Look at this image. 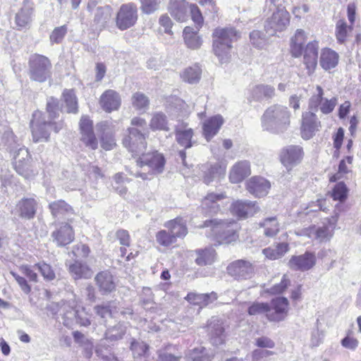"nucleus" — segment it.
<instances>
[{"instance_id":"c03bdc74","label":"nucleus","mask_w":361,"mask_h":361,"mask_svg":"<svg viewBox=\"0 0 361 361\" xmlns=\"http://www.w3.org/2000/svg\"><path fill=\"white\" fill-rule=\"evenodd\" d=\"M203 171L204 175L203 180L206 184L210 183L216 177L224 176L226 172V166L224 164H215L209 168L204 166Z\"/></svg>"},{"instance_id":"69168bd1","label":"nucleus","mask_w":361,"mask_h":361,"mask_svg":"<svg viewBox=\"0 0 361 361\" xmlns=\"http://www.w3.org/2000/svg\"><path fill=\"white\" fill-rule=\"evenodd\" d=\"M141 10L146 14H151L159 9V0H140Z\"/></svg>"},{"instance_id":"a18cd8bd","label":"nucleus","mask_w":361,"mask_h":361,"mask_svg":"<svg viewBox=\"0 0 361 361\" xmlns=\"http://www.w3.org/2000/svg\"><path fill=\"white\" fill-rule=\"evenodd\" d=\"M202 74V70L198 65L185 68L180 73L181 79L188 83L193 84L199 82Z\"/></svg>"},{"instance_id":"dca6fc26","label":"nucleus","mask_w":361,"mask_h":361,"mask_svg":"<svg viewBox=\"0 0 361 361\" xmlns=\"http://www.w3.org/2000/svg\"><path fill=\"white\" fill-rule=\"evenodd\" d=\"M303 157L304 152L302 147L290 145L281 150L280 160L288 170H291L302 161Z\"/></svg>"},{"instance_id":"79ce46f5","label":"nucleus","mask_w":361,"mask_h":361,"mask_svg":"<svg viewBox=\"0 0 361 361\" xmlns=\"http://www.w3.org/2000/svg\"><path fill=\"white\" fill-rule=\"evenodd\" d=\"M217 298L215 293L209 294H198L190 293L185 297V299L193 305L200 306H206Z\"/></svg>"},{"instance_id":"7ed1b4c3","label":"nucleus","mask_w":361,"mask_h":361,"mask_svg":"<svg viewBox=\"0 0 361 361\" xmlns=\"http://www.w3.org/2000/svg\"><path fill=\"white\" fill-rule=\"evenodd\" d=\"M290 111L287 106L274 104L263 114L261 121L264 130L274 133H283L290 124Z\"/></svg>"},{"instance_id":"20e7f679","label":"nucleus","mask_w":361,"mask_h":361,"mask_svg":"<svg viewBox=\"0 0 361 361\" xmlns=\"http://www.w3.org/2000/svg\"><path fill=\"white\" fill-rule=\"evenodd\" d=\"M202 227L210 228L211 233L208 236L219 245L231 243L238 238V224L235 221L207 220Z\"/></svg>"},{"instance_id":"774afa93","label":"nucleus","mask_w":361,"mask_h":361,"mask_svg":"<svg viewBox=\"0 0 361 361\" xmlns=\"http://www.w3.org/2000/svg\"><path fill=\"white\" fill-rule=\"evenodd\" d=\"M204 350L203 347L193 349L189 354L188 359L191 361H210L209 356L204 354Z\"/></svg>"},{"instance_id":"ea45409f","label":"nucleus","mask_w":361,"mask_h":361,"mask_svg":"<svg viewBox=\"0 0 361 361\" xmlns=\"http://www.w3.org/2000/svg\"><path fill=\"white\" fill-rule=\"evenodd\" d=\"M208 331L211 336V341L214 345H220L224 341V328L219 320L210 322L208 326Z\"/></svg>"},{"instance_id":"a878e982","label":"nucleus","mask_w":361,"mask_h":361,"mask_svg":"<svg viewBox=\"0 0 361 361\" xmlns=\"http://www.w3.org/2000/svg\"><path fill=\"white\" fill-rule=\"evenodd\" d=\"M189 6L185 0H170L168 11L176 20L185 22L188 18Z\"/></svg>"},{"instance_id":"6ab92c4d","label":"nucleus","mask_w":361,"mask_h":361,"mask_svg":"<svg viewBox=\"0 0 361 361\" xmlns=\"http://www.w3.org/2000/svg\"><path fill=\"white\" fill-rule=\"evenodd\" d=\"M254 270V267L250 262L242 259L232 262L227 267L228 273L238 280L250 278Z\"/></svg>"},{"instance_id":"7c9ffc66","label":"nucleus","mask_w":361,"mask_h":361,"mask_svg":"<svg viewBox=\"0 0 361 361\" xmlns=\"http://www.w3.org/2000/svg\"><path fill=\"white\" fill-rule=\"evenodd\" d=\"M224 121L221 115H216L205 120L202 125L203 135L209 141L217 134Z\"/></svg>"},{"instance_id":"4c0bfd02","label":"nucleus","mask_w":361,"mask_h":361,"mask_svg":"<svg viewBox=\"0 0 361 361\" xmlns=\"http://www.w3.org/2000/svg\"><path fill=\"white\" fill-rule=\"evenodd\" d=\"M275 93L274 87L268 85H257L254 86L250 92L248 99L259 101L264 98H271Z\"/></svg>"},{"instance_id":"2f4dec72","label":"nucleus","mask_w":361,"mask_h":361,"mask_svg":"<svg viewBox=\"0 0 361 361\" xmlns=\"http://www.w3.org/2000/svg\"><path fill=\"white\" fill-rule=\"evenodd\" d=\"M96 283L103 295L111 293L116 290V284L113 275L109 271H102L95 277Z\"/></svg>"},{"instance_id":"58836bf2","label":"nucleus","mask_w":361,"mask_h":361,"mask_svg":"<svg viewBox=\"0 0 361 361\" xmlns=\"http://www.w3.org/2000/svg\"><path fill=\"white\" fill-rule=\"evenodd\" d=\"M339 56L334 50L324 48L321 51L320 65L326 71L335 68L338 63Z\"/></svg>"},{"instance_id":"b1692460","label":"nucleus","mask_w":361,"mask_h":361,"mask_svg":"<svg viewBox=\"0 0 361 361\" xmlns=\"http://www.w3.org/2000/svg\"><path fill=\"white\" fill-rule=\"evenodd\" d=\"M176 140L178 144L185 149L190 148L195 142L193 140L194 131L188 124L182 123L176 127Z\"/></svg>"},{"instance_id":"393cba45","label":"nucleus","mask_w":361,"mask_h":361,"mask_svg":"<svg viewBox=\"0 0 361 361\" xmlns=\"http://www.w3.org/2000/svg\"><path fill=\"white\" fill-rule=\"evenodd\" d=\"M250 174V162L246 160L240 161L231 167L229 172V180L232 183H239Z\"/></svg>"},{"instance_id":"49530a36","label":"nucleus","mask_w":361,"mask_h":361,"mask_svg":"<svg viewBox=\"0 0 361 361\" xmlns=\"http://www.w3.org/2000/svg\"><path fill=\"white\" fill-rule=\"evenodd\" d=\"M149 127L152 130L168 131L169 128L166 116L162 112L154 113L149 122Z\"/></svg>"},{"instance_id":"9b49d317","label":"nucleus","mask_w":361,"mask_h":361,"mask_svg":"<svg viewBox=\"0 0 361 361\" xmlns=\"http://www.w3.org/2000/svg\"><path fill=\"white\" fill-rule=\"evenodd\" d=\"M137 20V6L133 3L123 4L116 16V25L121 30H126L135 25Z\"/></svg>"},{"instance_id":"aec40b11","label":"nucleus","mask_w":361,"mask_h":361,"mask_svg":"<svg viewBox=\"0 0 361 361\" xmlns=\"http://www.w3.org/2000/svg\"><path fill=\"white\" fill-rule=\"evenodd\" d=\"M140 166H147L153 173H161L164 168V156L157 152L142 154L137 161Z\"/></svg>"},{"instance_id":"423d86ee","label":"nucleus","mask_w":361,"mask_h":361,"mask_svg":"<svg viewBox=\"0 0 361 361\" xmlns=\"http://www.w3.org/2000/svg\"><path fill=\"white\" fill-rule=\"evenodd\" d=\"M59 312L63 324L68 327H72L75 323L83 326L90 324V317L85 308L75 304V302L63 303Z\"/></svg>"},{"instance_id":"5fc2aeb1","label":"nucleus","mask_w":361,"mask_h":361,"mask_svg":"<svg viewBox=\"0 0 361 361\" xmlns=\"http://www.w3.org/2000/svg\"><path fill=\"white\" fill-rule=\"evenodd\" d=\"M64 102L68 113H76L78 111V102L73 90H65L63 93Z\"/></svg>"},{"instance_id":"37998d69","label":"nucleus","mask_w":361,"mask_h":361,"mask_svg":"<svg viewBox=\"0 0 361 361\" xmlns=\"http://www.w3.org/2000/svg\"><path fill=\"white\" fill-rule=\"evenodd\" d=\"M197 257L195 262L199 266H205L212 264L216 259V252L212 247L196 250Z\"/></svg>"},{"instance_id":"f03ea898","label":"nucleus","mask_w":361,"mask_h":361,"mask_svg":"<svg viewBox=\"0 0 361 361\" xmlns=\"http://www.w3.org/2000/svg\"><path fill=\"white\" fill-rule=\"evenodd\" d=\"M212 37L214 54L221 63L227 62L231 56L232 44L240 38V32L231 26L218 27L214 30Z\"/></svg>"},{"instance_id":"f3484780","label":"nucleus","mask_w":361,"mask_h":361,"mask_svg":"<svg viewBox=\"0 0 361 361\" xmlns=\"http://www.w3.org/2000/svg\"><path fill=\"white\" fill-rule=\"evenodd\" d=\"M35 12V4L31 0H23L15 15V23L18 30L30 27Z\"/></svg>"},{"instance_id":"cd10ccee","label":"nucleus","mask_w":361,"mask_h":361,"mask_svg":"<svg viewBox=\"0 0 361 361\" xmlns=\"http://www.w3.org/2000/svg\"><path fill=\"white\" fill-rule=\"evenodd\" d=\"M226 195L224 192H209L202 201V209L208 214H216L220 210L219 202L224 200Z\"/></svg>"},{"instance_id":"c85d7f7f","label":"nucleus","mask_w":361,"mask_h":361,"mask_svg":"<svg viewBox=\"0 0 361 361\" xmlns=\"http://www.w3.org/2000/svg\"><path fill=\"white\" fill-rule=\"evenodd\" d=\"M121 100L118 92L113 90L105 91L101 96L99 104L102 108L106 112H111L118 109Z\"/></svg>"},{"instance_id":"4d7b16f0","label":"nucleus","mask_w":361,"mask_h":361,"mask_svg":"<svg viewBox=\"0 0 361 361\" xmlns=\"http://www.w3.org/2000/svg\"><path fill=\"white\" fill-rule=\"evenodd\" d=\"M262 226L264 228V234L269 237L275 235L279 231V224L274 217L266 219Z\"/></svg>"},{"instance_id":"bf43d9fd","label":"nucleus","mask_w":361,"mask_h":361,"mask_svg":"<svg viewBox=\"0 0 361 361\" xmlns=\"http://www.w3.org/2000/svg\"><path fill=\"white\" fill-rule=\"evenodd\" d=\"M126 332V328L121 325L118 324L115 327L109 329L105 334V338L102 341H114L118 339H121L123 334Z\"/></svg>"},{"instance_id":"13d9d810","label":"nucleus","mask_w":361,"mask_h":361,"mask_svg":"<svg viewBox=\"0 0 361 361\" xmlns=\"http://www.w3.org/2000/svg\"><path fill=\"white\" fill-rule=\"evenodd\" d=\"M34 267L40 272L44 279L46 281H52L56 277L55 272L52 267L44 262L35 264Z\"/></svg>"},{"instance_id":"0e129e2a","label":"nucleus","mask_w":361,"mask_h":361,"mask_svg":"<svg viewBox=\"0 0 361 361\" xmlns=\"http://www.w3.org/2000/svg\"><path fill=\"white\" fill-rule=\"evenodd\" d=\"M250 39L253 46L259 49L263 48L267 42L265 35L258 30H253L250 32Z\"/></svg>"},{"instance_id":"0eeeda50","label":"nucleus","mask_w":361,"mask_h":361,"mask_svg":"<svg viewBox=\"0 0 361 361\" xmlns=\"http://www.w3.org/2000/svg\"><path fill=\"white\" fill-rule=\"evenodd\" d=\"M30 77L32 80L43 82L50 76L51 64L48 58L35 54L30 58Z\"/></svg>"},{"instance_id":"f704fd0d","label":"nucleus","mask_w":361,"mask_h":361,"mask_svg":"<svg viewBox=\"0 0 361 361\" xmlns=\"http://www.w3.org/2000/svg\"><path fill=\"white\" fill-rule=\"evenodd\" d=\"M164 227L174 235L177 240L178 238H183L188 233V228L185 221L181 217H177L174 219L164 223Z\"/></svg>"},{"instance_id":"5701e85b","label":"nucleus","mask_w":361,"mask_h":361,"mask_svg":"<svg viewBox=\"0 0 361 361\" xmlns=\"http://www.w3.org/2000/svg\"><path fill=\"white\" fill-rule=\"evenodd\" d=\"M51 236L59 246L70 244L74 240V231L69 224L61 223L52 232Z\"/></svg>"},{"instance_id":"052dcab7","label":"nucleus","mask_w":361,"mask_h":361,"mask_svg":"<svg viewBox=\"0 0 361 361\" xmlns=\"http://www.w3.org/2000/svg\"><path fill=\"white\" fill-rule=\"evenodd\" d=\"M348 191L345 184L340 182L334 186L331 192V197L334 200L343 202L347 198Z\"/></svg>"},{"instance_id":"72a5a7b5","label":"nucleus","mask_w":361,"mask_h":361,"mask_svg":"<svg viewBox=\"0 0 361 361\" xmlns=\"http://www.w3.org/2000/svg\"><path fill=\"white\" fill-rule=\"evenodd\" d=\"M183 38L185 45L191 50L199 49L202 44V38L192 27L187 26L183 31Z\"/></svg>"},{"instance_id":"39448f33","label":"nucleus","mask_w":361,"mask_h":361,"mask_svg":"<svg viewBox=\"0 0 361 361\" xmlns=\"http://www.w3.org/2000/svg\"><path fill=\"white\" fill-rule=\"evenodd\" d=\"M130 123L134 127L128 129V135L124 138L123 145L133 153H142L146 148V137L137 128L145 130L147 122L145 118L136 116L131 119Z\"/></svg>"},{"instance_id":"4be33fe9","label":"nucleus","mask_w":361,"mask_h":361,"mask_svg":"<svg viewBox=\"0 0 361 361\" xmlns=\"http://www.w3.org/2000/svg\"><path fill=\"white\" fill-rule=\"evenodd\" d=\"M316 264V257L314 253L306 252L303 255L292 256L288 262V266L293 270L305 271L312 269Z\"/></svg>"},{"instance_id":"338daca9","label":"nucleus","mask_w":361,"mask_h":361,"mask_svg":"<svg viewBox=\"0 0 361 361\" xmlns=\"http://www.w3.org/2000/svg\"><path fill=\"white\" fill-rule=\"evenodd\" d=\"M113 308H116L114 302H109L106 305H97L94 307V310L99 316L102 318H106L111 317L113 312Z\"/></svg>"},{"instance_id":"f257e3e1","label":"nucleus","mask_w":361,"mask_h":361,"mask_svg":"<svg viewBox=\"0 0 361 361\" xmlns=\"http://www.w3.org/2000/svg\"><path fill=\"white\" fill-rule=\"evenodd\" d=\"M212 37L214 54L221 63L227 62L231 56L232 44L240 38V32L231 26L218 27L214 30Z\"/></svg>"},{"instance_id":"ddd939ff","label":"nucleus","mask_w":361,"mask_h":361,"mask_svg":"<svg viewBox=\"0 0 361 361\" xmlns=\"http://www.w3.org/2000/svg\"><path fill=\"white\" fill-rule=\"evenodd\" d=\"M288 310V299L283 297L276 298L268 304L267 319L277 322L283 321L286 318Z\"/></svg>"},{"instance_id":"603ef678","label":"nucleus","mask_w":361,"mask_h":361,"mask_svg":"<svg viewBox=\"0 0 361 361\" xmlns=\"http://www.w3.org/2000/svg\"><path fill=\"white\" fill-rule=\"evenodd\" d=\"M352 30V25L348 26L344 20H338L336 25V37L338 42L340 44L345 42Z\"/></svg>"},{"instance_id":"473e14b6","label":"nucleus","mask_w":361,"mask_h":361,"mask_svg":"<svg viewBox=\"0 0 361 361\" xmlns=\"http://www.w3.org/2000/svg\"><path fill=\"white\" fill-rule=\"evenodd\" d=\"M49 208L55 218H65L69 220L75 214L73 207L61 200L51 202Z\"/></svg>"},{"instance_id":"3c124183","label":"nucleus","mask_w":361,"mask_h":361,"mask_svg":"<svg viewBox=\"0 0 361 361\" xmlns=\"http://www.w3.org/2000/svg\"><path fill=\"white\" fill-rule=\"evenodd\" d=\"M18 145L13 135L10 130H6L0 137V148H4L11 152L17 149Z\"/></svg>"},{"instance_id":"a19ab883","label":"nucleus","mask_w":361,"mask_h":361,"mask_svg":"<svg viewBox=\"0 0 361 361\" xmlns=\"http://www.w3.org/2000/svg\"><path fill=\"white\" fill-rule=\"evenodd\" d=\"M37 202L34 199H24L19 202L17 207L20 216L31 219L35 216Z\"/></svg>"},{"instance_id":"09e8293b","label":"nucleus","mask_w":361,"mask_h":361,"mask_svg":"<svg viewBox=\"0 0 361 361\" xmlns=\"http://www.w3.org/2000/svg\"><path fill=\"white\" fill-rule=\"evenodd\" d=\"M69 271L75 279L81 278L89 279L92 275V270L87 265L79 262H75L70 265Z\"/></svg>"},{"instance_id":"9d476101","label":"nucleus","mask_w":361,"mask_h":361,"mask_svg":"<svg viewBox=\"0 0 361 361\" xmlns=\"http://www.w3.org/2000/svg\"><path fill=\"white\" fill-rule=\"evenodd\" d=\"M323 96V88L319 85H317L309 99V108L314 110L319 109L323 114H328L332 112L336 106L337 98L332 97L329 99H324Z\"/></svg>"},{"instance_id":"1a4fd4ad","label":"nucleus","mask_w":361,"mask_h":361,"mask_svg":"<svg viewBox=\"0 0 361 361\" xmlns=\"http://www.w3.org/2000/svg\"><path fill=\"white\" fill-rule=\"evenodd\" d=\"M50 123L45 121L44 115L39 111H36L32 114L30 121L32 140L35 142H47L49 138V128Z\"/></svg>"},{"instance_id":"c756f323","label":"nucleus","mask_w":361,"mask_h":361,"mask_svg":"<svg viewBox=\"0 0 361 361\" xmlns=\"http://www.w3.org/2000/svg\"><path fill=\"white\" fill-rule=\"evenodd\" d=\"M98 127L102 131L100 137V142L102 147L105 150H111L116 146V141L114 139V133L115 132L114 126L107 122H102L98 125Z\"/></svg>"},{"instance_id":"a211bd4d","label":"nucleus","mask_w":361,"mask_h":361,"mask_svg":"<svg viewBox=\"0 0 361 361\" xmlns=\"http://www.w3.org/2000/svg\"><path fill=\"white\" fill-rule=\"evenodd\" d=\"M246 190L255 197L266 196L271 188L270 182L261 176H253L245 182Z\"/></svg>"},{"instance_id":"bb28decb","label":"nucleus","mask_w":361,"mask_h":361,"mask_svg":"<svg viewBox=\"0 0 361 361\" xmlns=\"http://www.w3.org/2000/svg\"><path fill=\"white\" fill-rule=\"evenodd\" d=\"M319 43L317 41L309 42L304 52V63L308 74H312L317 65Z\"/></svg>"},{"instance_id":"864d4df0","label":"nucleus","mask_w":361,"mask_h":361,"mask_svg":"<svg viewBox=\"0 0 361 361\" xmlns=\"http://www.w3.org/2000/svg\"><path fill=\"white\" fill-rule=\"evenodd\" d=\"M156 241L161 246L169 247L176 242V239L170 231L161 230L156 234Z\"/></svg>"},{"instance_id":"6e6552de","label":"nucleus","mask_w":361,"mask_h":361,"mask_svg":"<svg viewBox=\"0 0 361 361\" xmlns=\"http://www.w3.org/2000/svg\"><path fill=\"white\" fill-rule=\"evenodd\" d=\"M290 23V14L284 7L279 6L267 18L265 29L267 32L274 35L277 32H282Z\"/></svg>"},{"instance_id":"c9c22d12","label":"nucleus","mask_w":361,"mask_h":361,"mask_svg":"<svg viewBox=\"0 0 361 361\" xmlns=\"http://www.w3.org/2000/svg\"><path fill=\"white\" fill-rule=\"evenodd\" d=\"M304 235L320 242H324L331 239L333 235V229L327 226L322 227L311 226L305 229Z\"/></svg>"},{"instance_id":"2eb2a0df","label":"nucleus","mask_w":361,"mask_h":361,"mask_svg":"<svg viewBox=\"0 0 361 361\" xmlns=\"http://www.w3.org/2000/svg\"><path fill=\"white\" fill-rule=\"evenodd\" d=\"M321 122L317 115L310 111H305L302 114L300 133L305 140H310L320 130Z\"/></svg>"},{"instance_id":"e2e57ef3","label":"nucleus","mask_w":361,"mask_h":361,"mask_svg":"<svg viewBox=\"0 0 361 361\" xmlns=\"http://www.w3.org/2000/svg\"><path fill=\"white\" fill-rule=\"evenodd\" d=\"M290 280L287 278L286 275H283L281 282L279 283L274 285L270 288L264 289V293H269L271 295H278L282 293L289 286Z\"/></svg>"},{"instance_id":"8fccbe9b","label":"nucleus","mask_w":361,"mask_h":361,"mask_svg":"<svg viewBox=\"0 0 361 361\" xmlns=\"http://www.w3.org/2000/svg\"><path fill=\"white\" fill-rule=\"evenodd\" d=\"M131 104L135 110L145 112L149 108V99L144 93L137 92L133 94Z\"/></svg>"},{"instance_id":"f8f14e48","label":"nucleus","mask_w":361,"mask_h":361,"mask_svg":"<svg viewBox=\"0 0 361 361\" xmlns=\"http://www.w3.org/2000/svg\"><path fill=\"white\" fill-rule=\"evenodd\" d=\"M13 158L15 169L18 173L25 178H32L37 174V171L31 167V157L27 149L19 148Z\"/></svg>"},{"instance_id":"4468645a","label":"nucleus","mask_w":361,"mask_h":361,"mask_svg":"<svg viewBox=\"0 0 361 361\" xmlns=\"http://www.w3.org/2000/svg\"><path fill=\"white\" fill-rule=\"evenodd\" d=\"M259 211V207L255 201L238 200L232 202L231 213L240 219L253 216Z\"/></svg>"},{"instance_id":"6e6d98bb","label":"nucleus","mask_w":361,"mask_h":361,"mask_svg":"<svg viewBox=\"0 0 361 361\" xmlns=\"http://www.w3.org/2000/svg\"><path fill=\"white\" fill-rule=\"evenodd\" d=\"M353 161V157L348 156L345 159L341 161L338 166V171L330 177L331 182H335L343 177V175L349 171L348 165H351Z\"/></svg>"},{"instance_id":"412c9836","label":"nucleus","mask_w":361,"mask_h":361,"mask_svg":"<svg viewBox=\"0 0 361 361\" xmlns=\"http://www.w3.org/2000/svg\"><path fill=\"white\" fill-rule=\"evenodd\" d=\"M81 140L88 147L96 149L98 146L92 128V121L87 116H82L80 121Z\"/></svg>"},{"instance_id":"de8ad7c7","label":"nucleus","mask_w":361,"mask_h":361,"mask_svg":"<svg viewBox=\"0 0 361 361\" xmlns=\"http://www.w3.org/2000/svg\"><path fill=\"white\" fill-rule=\"evenodd\" d=\"M289 250V245L286 243H279L275 248L267 247L262 250L265 257L271 260L281 258Z\"/></svg>"},{"instance_id":"e433bc0d","label":"nucleus","mask_w":361,"mask_h":361,"mask_svg":"<svg viewBox=\"0 0 361 361\" xmlns=\"http://www.w3.org/2000/svg\"><path fill=\"white\" fill-rule=\"evenodd\" d=\"M306 39L305 32L302 29H298L290 39V51L293 57L298 58L301 56Z\"/></svg>"},{"instance_id":"680f3d73","label":"nucleus","mask_w":361,"mask_h":361,"mask_svg":"<svg viewBox=\"0 0 361 361\" xmlns=\"http://www.w3.org/2000/svg\"><path fill=\"white\" fill-rule=\"evenodd\" d=\"M130 350L135 358L145 356L148 350V345L142 341L133 340L130 343Z\"/></svg>"}]
</instances>
